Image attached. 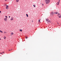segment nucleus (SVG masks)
I'll return each instance as SVG.
<instances>
[{"mask_svg":"<svg viewBox=\"0 0 61 61\" xmlns=\"http://www.w3.org/2000/svg\"><path fill=\"white\" fill-rule=\"evenodd\" d=\"M54 14H58H58H59V13H58V12L57 11H56L55 12H51V15H54Z\"/></svg>","mask_w":61,"mask_h":61,"instance_id":"f257e3e1","label":"nucleus"},{"mask_svg":"<svg viewBox=\"0 0 61 61\" xmlns=\"http://www.w3.org/2000/svg\"><path fill=\"white\" fill-rule=\"evenodd\" d=\"M45 0V2L46 4H49V2H50V1L49 0Z\"/></svg>","mask_w":61,"mask_h":61,"instance_id":"f03ea898","label":"nucleus"},{"mask_svg":"<svg viewBox=\"0 0 61 61\" xmlns=\"http://www.w3.org/2000/svg\"><path fill=\"white\" fill-rule=\"evenodd\" d=\"M46 21H47V23H50V20L48 19H46Z\"/></svg>","mask_w":61,"mask_h":61,"instance_id":"7ed1b4c3","label":"nucleus"},{"mask_svg":"<svg viewBox=\"0 0 61 61\" xmlns=\"http://www.w3.org/2000/svg\"><path fill=\"white\" fill-rule=\"evenodd\" d=\"M57 16H59L58 17H59V18H60L61 17V15L60 14H59Z\"/></svg>","mask_w":61,"mask_h":61,"instance_id":"20e7f679","label":"nucleus"},{"mask_svg":"<svg viewBox=\"0 0 61 61\" xmlns=\"http://www.w3.org/2000/svg\"><path fill=\"white\" fill-rule=\"evenodd\" d=\"M7 18H5V19H4V20H5V21H7Z\"/></svg>","mask_w":61,"mask_h":61,"instance_id":"39448f33","label":"nucleus"},{"mask_svg":"<svg viewBox=\"0 0 61 61\" xmlns=\"http://www.w3.org/2000/svg\"><path fill=\"white\" fill-rule=\"evenodd\" d=\"M13 19H14V18H13V17H11V19H10V20H13Z\"/></svg>","mask_w":61,"mask_h":61,"instance_id":"423d86ee","label":"nucleus"},{"mask_svg":"<svg viewBox=\"0 0 61 61\" xmlns=\"http://www.w3.org/2000/svg\"><path fill=\"white\" fill-rule=\"evenodd\" d=\"M14 35V33H12L11 34V36L12 35Z\"/></svg>","mask_w":61,"mask_h":61,"instance_id":"0eeeda50","label":"nucleus"},{"mask_svg":"<svg viewBox=\"0 0 61 61\" xmlns=\"http://www.w3.org/2000/svg\"><path fill=\"white\" fill-rule=\"evenodd\" d=\"M19 0H16V2H19Z\"/></svg>","mask_w":61,"mask_h":61,"instance_id":"6e6552de","label":"nucleus"},{"mask_svg":"<svg viewBox=\"0 0 61 61\" xmlns=\"http://www.w3.org/2000/svg\"><path fill=\"white\" fill-rule=\"evenodd\" d=\"M22 30H21V29H20V31L21 32H22Z\"/></svg>","mask_w":61,"mask_h":61,"instance_id":"1a4fd4ad","label":"nucleus"},{"mask_svg":"<svg viewBox=\"0 0 61 61\" xmlns=\"http://www.w3.org/2000/svg\"><path fill=\"white\" fill-rule=\"evenodd\" d=\"M59 0V1L58 2H57V3H58V4H59V3L60 2V0Z\"/></svg>","mask_w":61,"mask_h":61,"instance_id":"9d476101","label":"nucleus"},{"mask_svg":"<svg viewBox=\"0 0 61 61\" xmlns=\"http://www.w3.org/2000/svg\"><path fill=\"white\" fill-rule=\"evenodd\" d=\"M40 20H41V19H40V20H39V22H40V23H41V22H40L41 21H40Z\"/></svg>","mask_w":61,"mask_h":61,"instance_id":"9b49d317","label":"nucleus"},{"mask_svg":"<svg viewBox=\"0 0 61 61\" xmlns=\"http://www.w3.org/2000/svg\"><path fill=\"white\" fill-rule=\"evenodd\" d=\"M4 39L5 40V39H6V37H4Z\"/></svg>","mask_w":61,"mask_h":61,"instance_id":"f8f14e48","label":"nucleus"},{"mask_svg":"<svg viewBox=\"0 0 61 61\" xmlns=\"http://www.w3.org/2000/svg\"><path fill=\"white\" fill-rule=\"evenodd\" d=\"M33 6H34V7H36V5H33Z\"/></svg>","mask_w":61,"mask_h":61,"instance_id":"ddd939ff","label":"nucleus"},{"mask_svg":"<svg viewBox=\"0 0 61 61\" xmlns=\"http://www.w3.org/2000/svg\"><path fill=\"white\" fill-rule=\"evenodd\" d=\"M26 15L27 17H28V14H26Z\"/></svg>","mask_w":61,"mask_h":61,"instance_id":"4468645a","label":"nucleus"},{"mask_svg":"<svg viewBox=\"0 0 61 61\" xmlns=\"http://www.w3.org/2000/svg\"><path fill=\"white\" fill-rule=\"evenodd\" d=\"M58 4V3H57H57H56V4L57 5H59V4Z\"/></svg>","mask_w":61,"mask_h":61,"instance_id":"2eb2a0df","label":"nucleus"},{"mask_svg":"<svg viewBox=\"0 0 61 61\" xmlns=\"http://www.w3.org/2000/svg\"><path fill=\"white\" fill-rule=\"evenodd\" d=\"M0 32H1V33H3V31L1 30H0Z\"/></svg>","mask_w":61,"mask_h":61,"instance_id":"dca6fc26","label":"nucleus"},{"mask_svg":"<svg viewBox=\"0 0 61 61\" xmlns=\"http://www.w3.org/2000/svg\"><path fill=\"white\" fill-rule=\"evenodd\" d=\"M6 7H8V6L7 5Z\"/></svg>","mask_w":61,"mask_h":61,"instance_id":"f3484780","label":"nucleus"},{"mask_svg":"<svg viewBox=\"0 0 61 61\" xmlns=\"http://www.w3.org/2000/svg\"><path fill=\"white\" fill-rule=\"evenodd\" d=\"M5 16V17H6V18H7V16Z\"/></svg>","mask_w":61,"mask_h":61,"instance_id":"a211bd4d","label":"nucleus"},{"mask_svg":"<svg viewBox=\"0 0 61 61\" xmlns=\"http://www.w3.org/2000/svg\"><path fill=\"white\" fill-rule=\"evenodd\" d=\"M4 33H5V34H6V32H4Z\"/></svg>","mask_w":61,"mask_h":61,"instance_id":"6ab92c4d","label":"nucleus"},{"mask_svg":"<svg viewBox=\"0 0 61 61\" xmlns=\"http://www.w3.org/2000/svg\"><path fill=\"white\" fill-rule=\"evenodd\" d=\"M27 37H26V39H27Z\"/></svg>","mask_w":61,"mask_h":61,"instance_id":"aec40b11","label":"nucleus"},{"mask_svg":"<svg viewBox=\"0 0 61 61\" xmlns=\"http://www.w3.org/2000/svg\"><path fill=\"white\" fill-rule=\"evenodd\" d=\"M7 8H8V7H6V9H7Z\"/></svg>","mask_w":61,"mask_h":61,"instance_id":"412c9836","label":"nucleus"},{"mask_svg":"<svg viewBox=\"0 0 61 61\" xmlns=\"http://www.w3.org/2000/svg\"><path fill=\"white\" fill-rule=\"evenodd\" d=\"M7 0H5V1H7Z\"/></svg>","mask_w":61,"mask_h":61,"instance_id":"4be33fe9","label":"nucleus"},{"mask_svg":"<svg viewBox=\"0 0 61 61\" xmlns=\"http://www.w3.org/2000/svg\"><path fill=\"white\" fill-rule=\"evenodd\" d=\"M9 18H10V16H9Z\"/></svg>","mask_w":61,"mask_h":61,"instance_id":"5701e85b","label":"nucleus"},{"mask_svg":"<svg viewBox=\"0 0 61 61\" xmlns=\"http://www.w3.org/2000/svg\"><path fill=\"white\" fill-rule=\"evenodd\" d=\"M57 24H58V25H59V23H57Z\"/></svg>","mask_w":61,"mask_h":61,"instance_id":"b1692460","label":"nucleus"},{"mask_svg":"<svg viewBox=\"0 0 61 61\" xmlns=\"http://www.w3.org/2000/svg\"><path fill=\"white\" fill-rule=\"evenodd\" d=\"M0 13H1V11H0Z\"/></svg>","mask_w":61,"mask_h":61,"instance_id":"393cba45","label":"nucleus"},{"mask_svg":"<svg viewBox=\"0 0 61 61\" xmlns=\"http://www.w3.org/2000/svg\"><path fill=\"white\" fill-rule=\"evenodd\" d=\"M4 52H2V53H4Z\"/></svg>","mask_w":61,"mask_h":61,"instance_id":"a878e982","label":"nucleus"},{"mask_svg":"<svg viewBox=\"0 0 61 61\" xmlns=\"http://www.w3.org/2000/svg\"><path fill=\"white\" fill-rule=\"evenodd\" d=\"M9 51H10V50H9Z\"/></svg>","mask_w":61,"mask_h":61,"instance_id":"bb28decb","label":"nucleus"},{"mask_svg":"<svg viewBox=\"0 0 61 61\" xmlns=\"http://www.w3.org/2000/svg\"><path fill=\"white\" fill-rule=\"evenodd\" d=\"M2 53H2L1 52L0 53V54H2Z\"/></svg>","mask_w":61,"mask_h":61,"instance_id":"cd10ccee","label":"nucleus"},{"mask_svg":"<svg viewBox=\"0 0 61 61\" xmlns=\"http://www.w3.org/2000/svg\"><path fill=\"white\" fill-rule=\"evenodd\" d=\"M0 40H1V39H0Z\"/></svg>","mask_w":61,"mask_h":61,"instance_id":"c85d7f7f","label":"nucleus"},{"mask_svg":"<svg viewBox=\"0 0 61 61\" xmlns=\"http://www.w3.org/2000/svg\"><path fill=\"white\" fill-rule=\"evenodd\" d=\"M0 54H1V53H0Z\"/></svg>","mask_w":61,"mask_h":61,"instance_id":"c756f323","label":"nucleus"}]
</instances>
